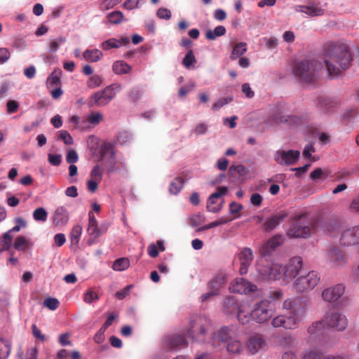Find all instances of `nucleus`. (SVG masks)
Returning <instances> with one entry per match:
<instances>
[{"label": "nucleus", "instance_id": "obj_1", "mask_svg": "<svg viewBox=\"0 0 359 359\" xmlns=\"http://www.w3.org/2000/svg\"><path fill=\"white\" fill-rule=\"evenodd\" d=\"M324 58L328 75L337 76L348 69L353 57L344 43H327L324 46Z\"/></svg>", "mask_w": 359, "mask_h": 359}, {"label": "nucleus", "instance_id": "obj_2", "mask_svg": "<svg viewBox=\"0 0 359 359\" xmlns=\"http://www.w3.org/2000/svg\"><path fill=\"white\" fill-rule=\"evenodd\" d=\"M323 69L320 62L312 60H304L297 62L292 69L295 77L307 83H314L318 80L320 72Z\"/></svg>", "mask_w": 359, "mask_h": 359}, {"label": "nucleus", "instance_id": "obj_3", "mask_svg": "<svg viewBox=\"0 0 359 359\" xmlns=\"http://www.w3.org/2000/svg\"><path fill=\"white\" fill-rule=\"evenodd\" d=\"M212 323L205 316L193 317L187 328V335L194 341L203 343L205 341L211 330Z\"/></svg>", "mask_w": 359, "mask_h": 359}, {"label": "nucleus", "instance_id": "obj_4", "mask_svg": "<svg viewBox=\"0 0 359 359\" xmlns=\"http://www.w3.org/2000/svg\"><path fill=\"white\" fill-rule=\"evenodd\" d=\"M256 271L259 280L274 281L282 276V265L268 260L263 256L257 260Z\"/></svg>", "mask_w": 359, "mask_h": 359}, {"label": "nucleus", "instance_id": "obj_5", "mask_svg": "<svg viewBox=\"0 0 359 359\" xmlns=\"http://www.w3.org/2000/svg\"><path fill=\"white\" fill-rule=\"evenodd\" d=\"M283 309L299 324L306 315L307 303L301 297L288 298L283 302Z\"/></svg>", "mask_w": 359, "mask_h": 359}, {"label": "nucleus", "instance_id": "obj_6", "mask_svg": "<svg viewBox=\"0 0 359 359\" xmlns=\"http://www.w3.org/2000/svg\"><path fill=\"white\" fill-rule=\"evenodd\" d=\"M275 312L273 304L269 299H262L253 306L251 318L258 323H263L269 320Z\"/></svg>", "mask_w": 359, "mask_h": 359}, {"label": "nucleus", "instance_id": "obj_7", "mask_svg": "<svg viewBox=\"0 0 359 359\" xmlns=\"http://www.w3.org/2000/svg\"><path fill=\"white\" fill-rule=\"evenodd\" d=\"M320 275L315 271H309L306 275L297 277L292 283L295 292L302 294L316 287L320 281Z\"/></svg>", "mask_w": 359, "mask_h": 359}, {"label": "nucleus", "instance_id": "obj_8", "mask_svg": "<svg viewBox=\"0 0 359 359\" xmlns=\"http://www.w3.org/2000/svg\"><path fill=\"white\" fill-rule=\"evenodd\" d=\"M115 96V93L111 86H107L102 90L94 93L88 100L89 107H103L109 104Z\"/></svg>", "mask_w": 359, "mask_h": 359}, {"label": "nucleus", "instance_id": "obj_9", "mask_svg": "<svg viewBox=\"0 0 359 359\" xmlns=\"http://www.w3.org/2000/svg\"><path fill=\"white\" fill-rule=\"evenodd\" d=\"M307 216L306 214H301L294 217L295 221L288 230V236L293 238H306L310 235V228L302 223V219Z\"/></svg>", "mask_w": 359, "mask_h": 359}, {"label": "nucleus", "instance_id": "obj_10", "mask_svg": "<svg viewBox=\"0 0 359 359\" xmlns=\"http://www.w3.org/2000/svg\"><path fill=\"white\" fill-rule=\"evenodd\" d=\"M302 258L295 256L289 259L286 265H282V276L285 280H292L297 277L302 269Z\"/></svg>", "mask_w": 359, "mask_h": 359}, {"label": "nucleus", "instance_id": "obj_11", "mask_svg": "<svg viewBox=\"0 0 359 359\" xmlns=\"http://www.w3.org/2000/svg\"><path fill=\"white\" fill-rule=\"evenodd\" d=\"M323 322L329 327L337 331L344 330L348 325V320L344 315L339 312H328L324 317Z\"/></svg>", "mask_w": 359, "mask_h": 359}, {"label": "nucleus", "instance_id": "obj_12", "mask_svg": "<svg viewBox=\"0 0 359 359\" xmlns=\"http://www.w3.org/2000/svg\"><path fill=\"white\" fill-rule=\"evenodd\" d=\"M229 290L231 292L247 294L255 292L257 287L243 278H237L231 283Z\"/></svg>", "mask_w": 359, "mask_h": 359}, {"label": "nucleus", "instance_id": "obj_13", "mask_svg": "<svg viewBox=\"0 0 359 359\" xmlns=\"http://www.w3.org/2000/svg\"><path fill=\"white\" fill-rule=\"evenodd\" d=\"M296 12L304 13L311 18L323 15L325 9L319 2H308L306 5H297L294 8Z\"/></svg>", "mask_w": 359, "mask_h": 359}, {"label": "nucleus", "instance_id": "obj_14", "mask_svg": "<svg viewBox=\"0 0 359 359\" xmlns=\"http://www.w3.org/2000/svg\"><path fill=\"white\" fill-rule=\"evenodd\" d=\"M344 292L345 286L343 284H337L323 290L322 292V297L324 301L332 303L337 302L341 297Z\"/></svg>", "mask_w": 359, "mask_h": 359}, {"label": "nucleus", "instance_id": "obj_15", "mask_svg": "<svg viewBox=\"0 0 359 359\" xmlns=\"http://www.w3.org/2000/svg\"><path fill=\"white\" fill-rule=\"evenodd\" d=\"M340 243L344 246H351L359 244V226L348 228L343 231Z\"/></svg>", "mask_w": 359, "mask_h": 359}, {"label": "nucleus", "instance_id": "obj_16", "mask_svg": "<svg viewBox=\"0 0 359 359\" xmlns=\"http://www.w3.org/2000/svg\"><path fill=\"white\" fill-rule=\"evenodd\" d=\"M299 156V151H280L276 153L275 160L278 164L292 165L298 161Z\"/></svg>", "mask_w": 359, "mask_h": 359}, {"label": "nucleus", "instance_id": "obj_17", "mask_svg": "<svg viewBox=\"0 0 359 359\" xmlns=\"http://www.w3.org/2000/svg\"><path fill=\"white\" fill-rule=\"evenodd\" d=\"M271 325L276 328L283 327L287 330H294L299 325L295 319L288 315H278L276 316L272 319Z\"/></svg>", "mask_w": 359, "mask_h": 359}, {"label": "nucleus", "instance_id": "obj_18", "mask_svg": "<svg viewBox=\"0 0 359 359\" xmlns=\"http://www.w3.org/2000/svg\"><path fill=\"white\" fill-rule=\"evenodd\" d=\"M238 258L240 262L239 273L241 275L248 273V268L253 259V253L250 248H245L238 254Z\"/></svg>", "mask_w": 359, "mask_h": 359}, {"label": "nucleus", "instance_id": "obj_19", "mask_svg": "<svg viewBox=\"0 0 359 359\" xmlns=\"http://www.w3.org/2000/svg\"><path fill=\"white\" fill-rule=\"evenodd\" d=\"M227 191V188L225 187H220L217 191L212 194L208 201L207 210L209 212H217L222 208V203H218L217 200L219 197L224 196Z\"/></svg>", "mask_w": 359, "mask_h": 359}, {"label": "nucleus", "instance_id": "obj_20", "mask_svg": "<svg viewBox=\"0 0 359 359\" xmlns=\"http://www.w3.org/2000/svg\"><path fill=\"white\" fill-rule=\"evenodd\" d=\"M87 232L90 237L88 241L89 245L93 244L95 240L102 234L101 229L98 227L97 222L93 211L88 212V226Z\"/></svg>", "mask_w": 359, "mask_h": 359}, {"label": "nucleus", "instance_id": "obj_21", "mask_svg": "<svg viewBox=\"0 0 359 359\" xmlns=\"http://www.w3.org/2000/svg\"><path fill=\"white\" fill-rule=\"evenodd\" d=\"M327 259L334 266H341L346 263L347 257L338 247L332 246L327 251Z\"/></svg>", "mask_w": 359, "mask_h": 359}, {"label": "nucleus", "instance_id": "obj_22", "mask_svg": "<svg viewBox=\"0 0 359 359\" xmlns=\"http://www.w3.org/2000/svg\"><path fill=\"white\" fill-rule=\"evenodd\" d=\"M288 216V212L285 210H282L267 218L264 223V229L266 231H270L274 229L277 226L282 223L285 218Z\"/></svg>", "mask_w": 359, "mask_h": 359}, {"label": "nucleus", "instance_id": "obj_23", "mask_svg": "<svg viewBox=\"0 0 359 359\" xmlns=\"http://www.w3.org/2000/svg\"><path fill=\"white\" fill-rule=\"evenodd\" d=\"M273 117L276 123L292 124L299 121L297 116L286 114L284 111L283 107L281 106H277L276 107Z\"/></svg>", "mask_w": 359, "mask_h": 359}, {"label": "nucleus", "instance_id": "obj_24", "mask_svg": "<svg viewBox=\"0 0 359 359\" xmlns=\"http://www.w3.org/2000/svg\"><path fill=\"white\" fill-rule=\"evenodd\" d=\"M69 220V213L64 206L58 207L53 213V222L57 226H66Z\"/></svg>", "mask_w": 359, "mask_h": 359}, {"label": "nucleus", "instance_id": "obj_25", "mask_svg": "<svg viewBox=\"0 0 359 359\" xmlns=\"http://www.w3.org/2000/svg\"><path fill=\"white\" fill-rule=\"evenodd\" d=\"M227 283L226 273L224 271L217 273L208 283L210 290H214L219 294L220 289Z\"/></svg>", "mask_w": 359, "mask_h": 359}, {"label": "nucleus", "instance_id": "obj_26", "mask_svg": "<svg viewBox=\"0 0 359 359\" xmlns=\"http://www.w3.org/2000/svg\"><path fill=\"white\" fill-rule=\"evenodd\" d=\"M283 241V238L280 235L272 237L260 249L262 256L266 257L269 255L272 251L281 245Z\"/></svg>", "mask_w": 359, "mask_h": 359}, {"label": "nucleus", "instance_id": "obj_27", "mask_svg": "<svg viewBox=\"0 0 359 359\" xmlns=\"http://www.w3.org/2000/svg\"><path fill=\"white\" fill-rule=\"evenodd\" d=\"M232 330L227 327H222L214 332L212 337L214 346H219L220 343L226 342L232 335Z\"/></svg>", "mask_w": 359, "mask_h": 359}, {"label": "nucleus", "instance_id": "obj_28", "mask_svg": "<svg viewBox=\"0 0 359 359\" xmlns=\"http://www.w3.org/2000/svg\"><path fill=\"white\" fill-rule=\"evenodd\" d=\"M264 344V338L259 334L252 336L248 341V347L252 354L256 353Z\"/></svg>", "mask_w": 359, "mask_h": 359}, {"label": "nucleus", "instance_id": "obj_29", "mask_svg": "<svg viewBox=\"0 0 359 359\" xmlns=\"http://www.w3.org/2000/svg\"><path fill=\"white\" fill-rule=\"evenodd\" d=\"M316 105L320 110L327 112L336 107L337 102L331 100L328 97L318 96L316 99Z\"/></svg>", "mask_w": 359, "mask_h": 359}, {"label": "nucleus", "instance_id": "obj_30", "mask_svg": "<svg viewBox=\"0 0 359 359\" xmlns=\"http://www.w3.org/2000/svg\"><path fill=\"white\" fill-rule=\"evenodd\" d=\"M166 342L170 348H182L187 346L188 344L185 337L180 334H175L168 337Z\"/></svg>", "mask_w": 359, "mask_h": 359}, {"label": "nucleus", "instance_id": "obj_31", "mask_svg": "<svg viewBox=\"0 0 359 359\" xmlns=\"http://www.w3.org/2000/svg\"><path fill=\"white\" fill-rule=\"evenodd\" d=\"M341 223L337 219H330L324 222L323 229L332 236L337 235L340 230Z\"/></svg>", "mask_w": 359, "mask_h": 359}, {"label": "nucleus", "instance_id": "obj_32", "mask_svg": "<svg viewBox=\"0 0 359 359\" xmlns=\"http://www.w3.org/2000/svg\"><path fill=\"white\" fill-rule=\"evenodd\" d=\"M108 154H111V158L112 159V161L111 162V163L112 164V165L110 166L109 168H107V171H108V172H113V168L115 166V163L113 161V158H114L113 148H112V146L111 144L105 142L103 144H102L100 148V157L99 160L102 161Z\"/></svg>", "mask_w": 359, "mask_h": 359}, {"label": "nucleus", "instance_id": "obj_33", "mask_svg": "<svg viewBox=\"0 0 359 359\" xmlns=\"http://www.w3.org/2000/svg\"><path fill=\"white\" fill-rule=\"evenodd\" d=\"M102 53L97 48L92 50L87 49L83 53V58L89 62H96L100 61L102 57Z\"/></svg>", "mask_w": 359, "mask_h": 359}, {"label": "nucleus", "instance_id": "obj_34", "mask_svg": "<svg viewBox=\"0 0 359 359\" xmlns=\"http://www.w3.org/2000/svg\"><path fill=\"white\" fill-rule=\"evenodd\" d=\"M132 67L123 60H117L112 65V70L114 74L121 75L129 74Z\"/></svg>", "mask_w": 359, "mask_h": 359}, {"label": "nucleus", "instance_id": "obj_35", "mask_svg": "<svg viewBox=\"0 0 359 359\" xmlns=\"http://www.w3.org/2000/svg\"><path fill=\"white\" fill-rule=\"evenodd\" d=\"M62 70L59 68L55 69L47 79V87L48 88L60 86V77Z\"/></svg>", "mask_w": 359, "mask_h": 359}, {"label": "nucleus", "instance_id": "obj_36", "mask_svg": "<svg viewBox=\"0 0 359 359\" xmlns=\"http://www.w3.org/2000/svg\"><path fill=\"white\" fill-rule=\"evenodd\" d=\"M247 51V43L245 42H239L235 44L233 47L232 51L230 55V59L235 60L244 55Z\"/></svg>", "mask_w": 359, "mask_h": 359}, {"label": "nucleus", "instance_id": "obj_37", "mask_svg": "<svg viewBox=\"0 0 359 359\" xmlns=\"http://www.w3.org/2000/svg\"><path fill=\"white\" fill-rule=\"evenodd\" d=\"M66 41H67L66 37L62 36L57 37V38L50 39L48 42V50L50 53L57 52L59 50L60 46L62 43H65Z\"/></svg>", "mask_w": 359, "mask_h": 359}, {"label": "nucleus", "instance_id": "obj_38", "mask_svg": "<svg viewBox=\"0 0 359 359\" xmlns=\"http://www.w3.org/2000/svg\"><path fill=\"white\" fill-rule=\"evenodd\" d=\"M226 32V28L222 25H219L217 26L213 30H208L205 33V37L208 40H215L217 37L224 36Z\"/></svg>", "mask_w": 359, "mask_h": 359}, {"label": "nucleus", "instance_id": "obj_39", "mask_svg": "<svg viewBox=\"0 0 359 359\" xmlns=\"http://www.w3.org/2000/svg\"><path fill=\"white\" fill-rule=\"evenodd\" d=\"M82 226L79 224L74 226L70 233V240L72 245H77L80 241L82 233Z\"/></svg>", "mask_w": 359, "mask_h": 359}, {"label": "nucleus", "instance_id": "obj_40", "mask_svg": "<svg viewBox=\"0 0 359 359\" xmlns=\"http://www.w3.org/2000/svg\"><path fill=\"white\" fill-rule=\"evenodd\" d=\"M184 180L181 177H175L171 182L169 187V191L172 194H177L184 186Z\"/></svg>", "mask_w": 359, "mask_h": 359}, {"label": "nucleus", "instance_id": "obj_41", "mask_svg": "<svg viewBox=\"0 0 359 359\" xmlns=\"http://www.w3.org/2000/svg\"><path fill=\"white\" fill-rule=\"evenodd\" d=\"M11 350V345L7 340L0 339V359H7Z\"/></svg>", "mask_w": 359, "mask_h": 359}, {"label": "nucleus", "instance_id": "obj_42", "mask_svg": "<svg viewBox=\"0 0 359 359\" xmlns=\"http://www.w3.org/2000/svg\"><path fill=\"white\" fill-rule=\"evenodd\" d=\"M121 46L119 40L111 38L107 41H103L100 44V48L104 50H109L111 48H118Z\"/></svg>", "mask_w": 359, "mask_h": 359}, {"label": "nucleus", "instance_id": "obj_43", "mask_svg": "<svg viewBox=\"0 0 359 359\" xmlns=\"http://www.w3.org/2000/svg\"><path fill=\"white\" fill-rule=\"evenodd\" d=\"M108 21L111 24H119L124 20V15L122 12L115 11L109 13L107 16Z\"/></svg>", "mask_w": 359, "mask_h": 359}, {"label": "nucleus", "instance_id": "obj_44", "mask_svg": "<svg viewBox=\"0 0 359 359\" xmlns=\"http://www.w3.org/2000/svg\"><path fill=\"white\" fill-rule=\"evenodd\" d=\"M228 313H233L239 309V305L233 297H228L224 302Z\"/></svg>", "mask_w": 359, "mask_h": 359}, {"label": "nucleus", "instance_id": "obj_45", "mask_svg": "<svg viewBox=\"0 0 359 359\" xmlns=\"http://www.w3.org/2000/svg\"><path fill=\"white\" fill-rule=\"evenodd\" d=\"M13 241V236L9 235V233H5L0 238V252L8 250Z\"/></svg>", "mask_w": 359, "mask_h": 359}, {"label": "nucleus", "instance_id": "obj_46", "mask_svg": "<svg viewBox=\"0 0 359 359\" xmlns=\"http://www.w3.org/2000/svg\"><path fill=\"white\" fill-rule=\"evenodd\" d=\"M130 266V262L127 258H119L116 259L113 264V269L118 271H121L127 269Z\"/></svg>", "mask_w": 359, "mask_h": 359}, {"label": "nucleus", "instance_id": "obj_47", "mask_svg": "<svg viewBox=\"0 0 359 359\" xmlns=\"http://www.w3.org/2000/svg\"><path fill=\"white\" fill-rule=\"evenodd\" d=\"M323 323L321 321H317L313 323L308 328V332L310 335L318 336L323 332Z\"/></svg>", "mask_w": 359, "mask_h": 359}, {"label": "nucleus", "instance_id": "obj_48", "mask_svg": "<svg viewBox=\"0 0 359 359\" xmlns=\"http://www.w3.org/2000/svg\"><path fill=\"white\" fill-rule=\"evenodd\" d=\"M33 217L38 222H46L48 217V212L43 208H38L33 212Z\"/></svg>", "mask_w": 359, "mask_h": 359}, {"label": "nucleus", "instance_id": "obj_49", "mask_svg": "<svg viewBox=\"0 0 359 359\" xmlns=\"http://www.w3.org/2000/svg\"><path fill=\"white\" fill-rule=\"evenodd\" d=\"M196 62V57L194 56L192 50H189L186 54L185 57L182 60L183 65L187 69L190 68L191 66L194 65Z\"/></svg>", "mask_w": 359, "mask_h": 359}, {"label": "nucleus", "instance_id": "obj_50", "mask_svg": "<svg viewBox=\"0 0 359 359\" xmlns=\"http://www.w3.org/2000/svg\"><path fill=\"white\" fill-rule=\"evenodd\" d=\"M102 83V79L99 75L91 76L86 82V86L89 88H95L100 86Z\"/></svg>", "mask_w": 359, "mask_h": 359}, {"label": "nucleus", "instance_id": "obj_51", "mask_svg": "<svg viewBox=\"0 0 359 359\" xmlns=\"http://www.w3.org/2000/svg\"><path fill=\"white\" fill-rule=\"evenodd\" d=\"M205 222V217L204 215H201V213H197L195 215H193L189 218V224L191 226H198L202 224H203Z\"/></svg>", "mask_w": 359, "mask_h": 359}, {"label": "nucleus", "instance_id": "obj_52", "mask_svg": "<svg viewBox=\"0 0 359 359\" xmlns=\"http://www.w3.org/2000/svg\"><path fill=\"white\" fill-rule=\"evenodd\" d=\"M323 353L318 349H309L306 351L303 359H321Z\"/></svg>", "mask_w": 359, "mask_h": 359}, {"label": "nucleus", "instance_id": "obj_53", "mask_svg": "<svg viewBox=\"0 0 359 359\" xmlns=\"http://www.w3.org/2000/svg\"><path fill=\"white\" fill-rule=\"evenodd\" d=\"M102 168L99 164H97L93 167L90 172V177L91 179L101 182L102 178Z\"/></svg>", "mask_w": 359, "mask_h": 359}, {"label": "nucleus", "instance_id": "obj_54", "mask_svg": "<svg viewBox=\"0 0 359 359\" xmlns=\"http://www.w3.org/2000/svg\"><path fill=\"white\" fill-rule=\"evenodd\" d=\"M99 299L98 294L92 290V289H88L83 296V300L87 304L92 303L94 300Z\"/></svg>", "mask_w": 359, "mask_h": 359}, {"label": "nucleus", "instance_id": "obj_55", "mask_svg": "<svg viewBox=\"0 0 359 359\" xmlns=\"http://www.w3.org/2000/svg\"><path fill=\"white\" fill-rule=\"evenodd\" d=\"M58 139L63 141L65 144L71 145L73 144V138L67 130L59 131Z\"/></svg>", "mask_w": 359, "mask_h": 359}, {"label": "nucleus", "instance_id": "obj_56", "mask_svg": "<svg viewBox=\"0 0 359 359\" xmlns=\"http://www.w3.org/2000/svg\"><path fill=\"white\" fill-rule=\"evenodd\" d=\"M241 348V344L239 341H232L227 344L226 349L228 352L231 353H239Z\"/></svg>", "mask_w": 359, "mask_h": 359}, {"label": "nucleus", "instance_id": "obj_57", "mask_svg": "<svg viewBox=\"0 0 359 359\" xmlns=\"http://www.w3.org/2000/svg\"><path fill=\"white\" fill-rule=\"evenodd\" d=\"M43 304L46 307L54 311L58 308L60 302L56 298L48 297L44 300Z\"/></svg>", "mask_w": 359, "mask_h": 359}, {"label": "nucleus", "instance_id": "obj_58", "mask_svg": "<svg viewBox=\"0 0 359 359\" xmlns=\"http://www.w3.org/2000/svg\"><path fill=\"white\" fill-rule=\"evenodd\" d=\"M327 177V175L325 174L323 170L320 168L315 169L310 174L311 179L314 181L320 179L325 180Z\"/></svg>", "mask_w": 359, "mask_h": 359}, {"label": "nucleus", "instance_id": "obj_59", "mask_svg": "<svg viewBox=\"0 0 359 359\" xmlns=\"http://www.w3.org/2000/svg\"><path fill=\"white\" fill-rule=\"evenodd\" d=\"M26 239L24 236H20L16 238L14 242V248L18 250L25 251L26 250Z\"/></svg>", "mask_w": 359, "mask_h": 359}, {"label": "nucleus", "instance_id": "obj_60", "mask_svg": "<svg viewBox=\"0 0 359 359\" xmlns=\"http://www.w3.org/2000/svg\"><path fill=\"white\" fill-rule=\"evenodd\" d=\"M231 101H232V99L230 97H224V98L219 99V100H217L216 102H215L212 104V109L214 111H217Z\"/></svg>", "mask_w": 359, "mask_h": 359}, {"label": "nucleus", "instance_id": "obj_61", "mask_svg": "<svg viewBox=\"0 0 359 359\" xmlns=\"http://www.w3.org/2000/svg\"><path fill=\"white\" fill-rule=\"evenodd\" d=\"M102 119H103V116H102V114H100V112H95V113L91 114L88 116V121L90 124L97 125V124L100 123V122L102 121Z\"/></svg>", "mask_w": 359, "mask_h": 359}, {"label": "nucleus", "instance_id": "obj_62", "mask_svg": "<svg viewBox=\"0 0 359 359\" xmlns=\"http://www.w3.org/2000/svg\"><path fill=\"white\" fill-rule=\"evenodd\" d=\"M19 103L15 100H8L6 103V110L8 114L15 113L19 109Z\"/></svg>", "mask_w": 359, "mask_h": 359}, {"label": "nucleus", "instance_id": "obj_63", "mask_svg": "<svg viewBox=\"0 0 359 359\" xmlns=\"http://www.w3.org/2000/svg\"><path fill=\"white\" fill-rule=\"evenodd\" d=\"M48 160L51 165L58 166L62 162V155L49 154L48 156Z\"/></svg>", "mask_w": 359, "mask_h": 359}, {"label": "nucleus", "instance_id": "obj_64", "mask_svg": "<svg viewBox=\"0 0 359 359\" xmlns=\"http://www.w3.org/2000/svg\"><path fill=\"white\" fill-rule=\"evenodd\" d=\"M236 311H238L237 318L240 323L242 325H246L250 322L252 318L251 315L249 316L248 314H245L243 311L239 309Z\"/></svg>", "mask_w": 359, "mask_h": 359}]
</instances>
